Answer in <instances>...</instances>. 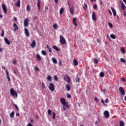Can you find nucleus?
Instances as JSON below:
<instances>
[{
	"instance_id": "obj_58",
	"label": "nucleus",
	"mask_w": 126,
	"mask_h": 126,
	"mask_svg": "<svg viewBox=\"0 0 126 126\" xmlns=\"http://www.w3.org/2000/svg\"><path fill=\"white\" fill-rule=\"evenodd\" d=\"M33 126V125L31 124V123H28V126Z\"/></svg>"
},
{
	"instance_id": "obj_10",
	"label": "nucleus",
	"mask_w": 126,
	"mask_h": 126,
	"mask_svg": "<svg viewBox=\"0 0 126 126\" xmlns=\"http://www.w3.org/2000/svg\"><path fill=\"white\" fill-rule=\"evenodd\" d=\"M13 27L14 28V32H15L16 31H17V30H18V27L17 26V25H16V24H13Z\"/></svg>"
},
{
	"instance_id": "obj_8",
	"label": "nucleus",
	"mask_w": 126,
	"mask_h": 126,
	"mask_svg": "<svg viewBox=\"0 0 126 126\" xmlns=\"http://www.w3.org/2000/svg\"><path fill=\"white\" fill-rule=\"evenodd\" d=\"M92 19L94 21H96L97 20V19L96 18V13L95 11H94L92 14Z\"/></svg>"
},
{
	"instance_id": "obj_48",
	"label": "nucleus",
	"mask_w": 126,
	"mask_h": 126,
	"mask_svg": "<svg viewBox=\"0 0 126 126\" xmlns=\"http://www.w3.org/2000/svg\"><path fill=\"white\" fill-rule=\"evenodd\" d=\"M94 9H97V8H98V6H97L96 4H94Z\"/></svg>"
},
{
	"instance_id": "obj_5",
	"label": "nucleus",
	"mask_w": 126,
	"mask_h": 126,
	"mask_svg": "<svg viewBox=\"0 0 126 126\" xmlns=\"http://www.w3.org/2000/svg\"><path fill=\"white\" fill-rule=\"evenodd\" d=\"M49 90L50 91H55V86H54V84L52 83L50 84Z\"/></svg>"
},
{
	"instance_id": "obj_36",
	"label": "nucleus",
	"mask_w": 126,
	"mask_h": 126,
	"mask_svg": "<svg viewBox=\"0 0 126 126\" xmlns=\"http://www.w3.org/2000/svg\"><path fill=\"white\" fill-rule=\"evenodd\" d=\"M121 52L123 54H126V51H125V49L123 47H121Z\"/></svg>"
},
{
	"instance_id": "obj_44",
	"label": "nucleus",
	"mask_w": 126,
	"mask_h": 126,
	"mask_svg": "<svg viewBox=\"0 0 126 126\" xmlns=\"http://www.w3.org/2000/svg\"><path fill=\"white\" fill-rule=\"evenodd\" d=\"M29 10H30V6L28 5L27 6V11H29Z\"/></svg>"
},
{
	"instance_id": "obj_4",
	"label": "nucleus",
	"mask_w": 126,
	"mask_h": 126,
	"mask_svg": "<svg viewBox=\"0 0 126 126\" xmlns=\"http://www.w3.org/2000/svg\"><path fill=\"white\" fill-rule=\"evenodd\" d=\"M37 8H38V11L39 12H41V10H40V8H41V0H37Z\"/></svg>"
},
{
	"instance_id": "obj_34",
	"label": "nucleus",
	"mask_w": 126,
	"mask_h": 126,
	"mask_svg": "<svg viewBox=\"0 0 126 126\" xmlns=\"http://www.w3.org/2000/svg\"><path fill=\"white\" fill-rule=\"evenodd\" d=\"M41 54L43 55V56H46L47 55V52L45 50H42L41 51Z\"/></svg>"
},
{
	"instance_id": "obj_13",
	"label": "nucleus",
	"mask_w": 126,
	"mask_h": 126,
	"mask_svg": "<svg viewBox=\"0 0 126 126\" xmlns=\"http://www.w3.org/2000/svg\"><path fill=\"white\" fill-rule=\"evenodd\" d=\"M31 46L32 48H35L36 47V41H35V40H33L32 42Z\"/></svg>"
},
{
	"instance_id": "obj_64",
	"label": "nucleus",
	"mask_w": 126,
	"mask_h": 126,
	"mask_svg": "<svg viewBox=\"0 0 126 126\" xmlns=\"http://www.w3.org/2000/svg\"><path fill=\"white\" fill-rule=\"evenodd\" d=\"M2 68L4 70H5V67H4V66H2Z\"/></svg>"
},
{
	"instance_id": "obj_2",
	"label": "nucleus",
	"mask_w": 126,
	"mask_h": 126,
	"mask_svg": "<svg viewBox=\"0 0 126 126\" xmlns=\"http://www.w3.org/2000/svg\"><path fill=\"white\" fill-rule=\"evenodd\" d=\"M60 43L61 44H62V45H65V43H66V41H65V39L63 35H60Z\"/></svg>"
},
{
	"instance_id": "obj_33",
	"label": "nucleus",
	"mask_w": 126,
	"mask_h": 126,
	"mask_svg": "<svg viewBox=\"0 0 126 126\" xmlns=\"http://www.w3.org/2000/svg\"><path fill=\"white\" fill-rule=\"evenodd\" d=\"M94 63H95L96 64H97V63H99V62L98 61V59H94Z\"/></svg>"
},
{
	"instance_id": "obj_18",
	"label": "nucleus",
	"mask_w": 126,
	"mask_h": 126,
	"mask_svg": "<svg viewBox=\"0 0 126 126\" xmlns=\"http://www.w3.org/2000/svg\"><path fill=\"white\" fill-rule=\"evenodd\" d=\"M121 8L123 11H125V9L126 8V5H125V4L123 2V1H121Z\"/></svg>"
},
{
	"instance_id": "obj_41",
	"label": "nucleus",
	"mask_w": 126,
	"mask_h": 126,
	"mask_svg": "<svg viewBox=\"0 0 126 126\" xmlns=\"http://www.w3.org/2000/svg\"><path fill=\"white\" fill-rule=\"evenodd\" d=\"M0 36L1 37H3V36H4V31L2 30Z\"/></svg>"
},
{
	"instance_id": "obj_45",
	"label": "nucleus",
	"mask_w": 126,
	"mask_h": 126,
	"mask_svg": "<svg viewBox=\"0 0 126 126\" xmlns=\"http://www.w3.org/2000/svg\"><path fill=\"white\" fill-rule=\"evenodd\" d=\"M108 25L109 27H110V28H113V24H112V23H111L110 22H109Z\"/></svg>"
},
{
	"instance_id": "obj_19",
	"label": "nucleus",
	"mask_w": 126,
	"mask_h": 126,
	"mask_svg": "<svg viewBox=\"0 0 126 126\" xmlns=\"http://www.w3.org/2000/svg\"><path fill=\"white\" fill-rule=\"evenodd\" d=\"M63 106L65 107V108H67V109H69V104H68V103L66 102L63 104Z\"/></svg>"
},
{
	"instance_id": "obj_37",
	"label": "nucleus",
	"mask_w": 126,
	"mask_h": 126,
	"mask_svg": "<svg viewBox=\"0 0 126 126\" xmlns=\"http://www.w3.org/2000/svg\"><path fill=\"white\" fill-rule=\"evenodd\" d=\"M70 13H71L72 14H73V12L74 11L73 8L70 7Z\"/></svg>"
},
{
	"instance_id": "obj_62",
	"label": "nucleus",
	"mask_w": 126,
	"mask_h": 126,
	"mask_svg": "<svg viewBox=\"0 0 126 126\" xmlns=\"http://www.w3.org/2000/svg\"><path fill=\"white\" fill-rule=\"evenodd\" d=\"M14 20H15V21H16V20H17V18L14 17Z\"/></svg>"
},
{
	"instance_id": "obj_28",
	"label": "nucleus",
	"mask_w": 126,
	"mask_h": 126,
	"mask_svg": "<svg viewBox=\"0 0 126 126\" xmlns=\"http://www.w3.org/2000/svg\"><path fill=\"white\" fill-rule=\"evenodd\" d=\"M99 76L100 77H104V76H105V73H104L103 72H100L99 74Z\"/></svg>"
},
{
	"instance_id": "obj_46",
	"label": "nucleus",
	"mask_w": 126,
	"mask_h": 126,
	"mask_svg": "<svg viewBox=\"0 0 126 126\" xmlns=\"http://www.w3.org/2000/svg\"><path fill=\"white\" fill-rule=\"evenodd\" d=\"M52 115L54 120L56 119V113L53 112Z\"/></svg>"
},
{
	"instance_id": "obj_22",
	"label": "nucleus",
	"mask_w": 126,
	"mask_h": 126,
	"mask_svg": "<svg viewBox=\"0 0 126 126\" xmlns=\"http://www.w3.org/2000/svg\"><path fill=\"white\" fill-rule=\"evenodd\" d=\"M53 28L55 30H57V29H58V28H59V26L58 25V24H54L53 25Z\"/></svg>"
},
{
	"instance_id": "obj_43",
	"label": "nucleus",
	"mask_w": 126,
	"mask_h": 126,
	"mask_svg": "<svg viewBox=\"0 0 126 126\" xmlns=\"http://www.w3.org/2000/svg\"><path fill=\"white\" fill-rule=\"evenodd\" d=\"M47 113L48 115H51V114L52 113V110H51V109H48L47 111Z\"/></svg>"
},
{
	"instance_id": "obj_16",
	"label": "nucleus",
	"mask_w": 126,
	"mask_h": 126,
	"mask_svg": "<svg viewBox=\"0 0 126 126\" xmlns=\"http://www.w3.org/2000/svg\"><path fill=\"white\" fill-rule=\"evenodd\" d=\"M5 72L7 75V79H8V81H10V77H9V74L8 72H7V70H5Z\"/></svg>"
},
{
	"instance_id": "obj_11",
	"label": "nucleus",
	"mask_w": 126,
	"mask_h": 126,
	"mask_svg": "<svg viewBox=\"0 0 126 126\" xmlns=\"http://www.w3.org/2000/svg\"><path fill=\"white\" fill-rule=\"evenodd\" d=\"M25 33L27 37H29L30 36V35L29 34V32L28 31V29L26 28L25 29Z\"/></svg>"
},
{
	"instance_id": "obj_29",
	"label": "nucleus",
	"mask_w": 126,
	"mask_h": 126,
	"mask_svg": "<svg viewBox=\"0 0 126 126\" xmlns=\"http://www.w3.org/2000/svg\"><path fill=\"white\" fill-rule=\"evenodd\" d=\"M66 89L68 91H70V86L69 84L66 85Z\"/></svg>"
},
{
	"instance_id": "obj_20",
	"label": "nucleus",
	"mask_w": 126,
	"mask_h": 126,
	"mask_svg": "<svg viewBox=\"0 0 126 126\" xmlns=\"http://www.w3.org/2000/svg\"><path fill=\"white\" fill-rule=\"evenodd\" d=\"M52 60L53 63H54L55 64H57V63H58V61H57V59H56L55 58H52Z\"/></svg>"
},
{
	"instance_id": "obj_27",
	"label": "nucleus",
	"mask_w": 126,
	"mask_h": 126,
	"mask_svg": "<svg viewBox=\"0 0 126 126\" xmlns=\"http://www.w3.org/2000/svg\"><path fill=\"white\" fill-rule=\"evenodd\" d=\"M67 82H68V83H70V77H69L68 75H67Z\"/></svg>"
},
{
	"instance_id": "obj_54",
	"label": "nucleus",
	"mask_w": 126,
	"mask_h": 126,
	"mask_svg": "<svg viewBox=\"0 0 126 126\" xmlns=\"http://www.w3.org/2000/svg\"><path fill=\"white\" fill-rule=\"evenodd\" d=\"M48 52L49 53H52V49H51L50 47L48 48Z\"/></svg>"
},
{
	"instance_id": "obj_17",
	"label": "nucleus",
	"mask_w": 126,
	"mask_h": 126,
	"mask_svg": "<svg viewBox=\"0 0 126 126\" xmlns=\"http://www.w3.org/2000/svg\"><path fill=\"white\" fill-rule=\"evenodd\" d=\"M4 41L7 45H10V42H9V40L8 39H7L6 37L4 38Z\"/></svg>"
},
{
	"instance_id": "obj_47",
	"label": "nucleus",
	"mask_w": 126,
	"mask_h": 126,
	"mask_svg": "<svg viewBox=\"0 0 126 126\" xmlns=\"http://www.w3.org/2000/svg\"><path fill=\"white\" fill-rule=\"evenodd\" d=\"M67 97L68 98V99H70V98H71V95H70V94H67Z\"/></svg>"
},
{
	"instance_id": "obj_23",
	"label": "nucleus",
	"mask_w": 126,
	"mask_h": 126,
	"mask_svg": "<svg viewBox=\"0 0 126 126\" xmlns=\"http://www.w3.org/2000/svg\"><path fill=\"white\" fill-rule=\"evenodd\" d=\"M15 5L18 7L20 6V0H18V1L17 2V3L15 4Z\"/></svg>"
},
{
	"instance_id": "obj_57",
	"label": "nucleus",
	"mask_w": 126,
	"mask_h": 126,
	"mask_svg": "<svg viewBox=\"0 0 126 126\" xmlns=\"http://www.w3.org/2000/svg\"><path fill=\"white\" fill-rule=\"evenodd\" d=\"M94 100L96 102H98V98H97L96 97H95Z\"/></svg>"
},
{
	"instance_id": "obj_35",
	"label": "nucleus",
	"mask_w": 126,
	"mask_h": 126,
	"mask_svg": "<svg viewBox=\"0 0 126 126\" xmlns=\"http://www.w3.org/2000/svg\"><path fill=\"white\" fill-rule=\"evenodd\" d=\"M120 62L121 63H126V60L124 59V58H121Z\"/></svg>"
},
{
	"instance_id": "obj_52",
	"label": "nucleus",
	"mask_w": 126,
	"mask_h": 126,
	"mask_svg": "<svg viewBox=\"0 0 126 126\" xmlns=\"http://www.w3.org/2000/svg\"><path fill=\"white\" fill-rule=\"evenodd\" d=\"M42 87L43 89H44V88H45V84L43 82H42Z\"/></svg>"
},
{
	"instance_id": "obj_53",
	"label": "nucleus",
	"mask_w": 126,
	"mask_h": 126,
	"mask_svg": "<svg viewBox=\"0 0 126 126\" xmlns=\"http://www.w3.org/2000/svg\"><path fill=\"white\" fill-rule=\"evenodd\" d=\"M48 9H49V8H48V6H45V11H48Z\"/></svg>"
},
{
	"instance_id": "obj_39",
	"label": "nucleus",
	"mask_w": 126,
	"mask_h": 126,
	"mask_svg": "<svg viewBox=\"0 0 126 126\" xmlns=\"http://www.w3.org/2000/svg\"><path fill=\"white\" fill-rule=\"evenodd\" d=\"M54 78L56 81H58V80H59V78H58V76L57 75H54Z\"/></svg>"
},
{
	"instance_id": "obj_21",
	"label": "nucleus",
	"mask_w": 126,
	"mask_h": 126,
	"mask_svg": "<svg viewBox=\"0 0 126 126\" xmlns=\"http://www.w3.org/2000/svg\"><path fill=\"white\" fill-rule=\"evenodd\" d=\"M53 49H54V50H55V51H57V52H60V49H59V48H58V47H57L55 45H54L53 46Z\"/></svg>"
},
{
	"instance_id": "obj_12",
	"label": "nucleus",
	"mask_w": 126,
	"mask_h": 126,
	"mask_svg": "<svg viewBox=\"0 0 126 126\" xmlns=\"http://www.w3.org/2000/svg\"><path fill=\"white\" fill-rule=\"evenodd\" d=\"M60 102L61 103V104H62V105H63L64 104H65L66 102H65V99L63 97H62L60 99Z\"/></svg>"
},
{
	"instance_id": "obj_59",
	"label": "nucleus",
	"mask_w": 126,
	"mask_h": 126,
	"mask_svg": "<svg viewBox=\"0 0 126 126\" xmlns=\"http://www.w3.org/2000/svg\"><path fill=\"white\" fill-rule=\"evenodd\" d=\"M13 64H16V61L14 60V61H13Z\"/></svg>"
},
{
	"instance_id": "obj_25",
	"label": "nucleus",
	"mask_w": 126,
	"mask_h": 126,
	"mask_svg": "<svg viewBox=\"0 0 126 126\" xmlns=\"http://www.w3.org/2000/svg\"><path fill=\"white\" fill-rule=\"evenodd\" d=\"M36 58H37V61H41V56H40V55L36 54Z\"/></svg>"
},
{
	"instance_id": "obj_15",
	"label": "nucleus",
	"mask_w": 126,
	"mask_h": 126,
	"mask_svg": "<svg viewBox=\"0 0 126 126\" xmlns=\"http://www.w3.org/2000/svg\"><path fill=\"white\" fill-rule=\"evenodd\" d=\"M73 63H74V65H75V66L78 65V62L77 61V60H76V59L73 60Z\"/></svg>"
},
{
	"instance_id": "obj_14",
	"label": "nucleus",
	"mask_w": 126,
	"mask_h": 126,
	"mask_svg": "<svg viewBox=\"0 0 126 126\" xmlns=\"http://www.w3.org/2000/svg\"><path fill=\"white\" fill-rule=\"evenodd\" d=\"M111 8L113 13L114 16H116V15H117V12H116V10H115V9L113 8V7H111Z\"/></svg>"
},
{
	"instance_id": "obj_3",
	"label": "nucleus",
	"mask_w": 126,
	"mask_h": 126,
	"mask_svg": "<svg viewBox=\"0 0 126 126\" xmlns=\"http://www.w3.org/2000/svg\"><path fill=\"white\" fill-rule=\"evenodd\" d=\"M1 6L4 13L6 14V13H7V8H6V5H5L4 4H2Z\"/></svg>"
},
{
	"instance_id": "obj_49",
	"label": "nucleus",
	"mask_w": 126,
	"mask_h": 126,
	"mask_svg": "<svg viewBox=\"0 0 126 126\" xmlns=\"http://www.w3.org/2000/svg\"><path fill=\"white\" fill-rule=\"evenodd\" d=\"M35 70H36L37 71H39V70H40V69H39V67H38L37 66H36L34 68Z\"/></svg>"
},
{
	"instance_id": "obj_9",
	"label": "nucleus",
	"mask_w": 126,
	"mask_h": 126,
	"mask_svg": "<svg viewBox=\"0 0 126 126\" xmlns=\"http://www.w3.org/2000/svg\"><path fill=\"white\" fill-rule=\"evenodd\" d=\"M104 115L105 118H106V119H108V118H109V117H110V113H109V111H104Z\"/></svg>"
},
{
	"instance_id": "obj_1",
	"label": "nucleus",
	"mask_w": 126,
	"mask_h": 126,
	"mask_svg": "<svg viewBox=\"0 0 126 126\" xmlns=\"http://www.w3.org/2000/svg\"><path fill=\"white\" fill-rule=\"evenodd\" d=\"M10 93L11 95L13 96H16V97H17L18 96L17 92H16V91H14V89H11L10 90Z\"/></svg>"
},
{
	"instance_id": "obj_55",
	"label": "nucleus",
	"mask_w": 126,
	"mask_h": 126,
	"mask_svg": "<svg viewBox=\"0 0 126 126\" xmlns=\"http://www.w3.org/2000/svg\"><path fill=\"white\" fill-rule=\"evenodd\" d=\"M105 102L106 103V104H108V103H109V100H108V99H106L105 100Z\"/></svg>"
},
{
	"instance_id": "obj_24",
	"label": "nucleus",
	"mask_w": 126,
	"mask_h": 126,
	"mask_svg": "<svg viewBox=\"0 0 126 126\" xmlns=\"http://www.w3.org/2000/svg\"><path fill=\"white\" fill-rule=\"evenodd\" d=\"M47 78V80L50 82L52 81V77H51L50 75H48Z\"/></svg>"
},
{
	"instance_id": "obj_30",
	"label": "nucleus",
	"mask_w": 126,
	"mask_h": 126,
	"mask_svg": "<svg viewBox=\"0 0 126 126\" xmlns=\"http://www.w3.org/2000/svg\"><path fill=\"white\" fill-rule=\"evenodd\" d=\"M63 7H62L60 10V14H63Z\"/></svg>"
},
{
	"instance_id": "obj_51",
	"label": "nucleus",
	"mask_w": 126,
	"mask_h": 126,
	"mask_svg": "<svg viewBox=\"0 0 126 126\" xmlns=\"http://www.w3.org/2000/svg\"><path fill=\"white\" fill-rule=\"evenodd\" d=\"M121 81H122V82H126V79L124 78H122Z\"/></svg>"
},
{
	"instance_id": "obj_50",
	"label": "nucleus",
	"mask_w": 126,
	"mask_h": 126,
	"mask_svg": "<svg viewBox=\"0 0 126 126\" xmlns=\"http://www.w3.org/2000/svg\"><path fill=\"white\" fill-rule=\"evenodd\" d=\"M73 23H76V18H73Z\"/></svg>"
},
{
	"instance_id": "obj_42",
	"label": "nucleus",
	"mask_w": 126,
	"mask_h": 126,
	"mask_svg": "<svg viewBox=\"0 0 126 126\" xmlns=\"http://www.w3.org/2000/svg\"><path fill=\"white\" fill-rule=\"evenodd\" d=\"M110 37L111 38H112V39H116V35H114V34H111L110 35Z\"/></svg>"
},
{
	"instance_id": "obj_26",
	"label": "nucleus",
	"mask_w": 126,
	"mask_h": 126,
	"mask_svg": "<svg viewBox=\"0 0 126 126\" xmlns=\"http://www.w3.org/2000/svg\"><path fill=\"white\" fill-rule=\"evenodd\" d=\"M83 7L84 10H86V9H87V4L86 3H84V5H83Z\"/></svg>"
},
{
	"instance_id": "obj_56",
	"label": "nucleus",
	"mask_w": 126,
	"mask_h": 126,
	"mask_svg": "<svg viewBox=\"0 0 126 126\" xmlns=\"http://www.w3.org/2000/svg\"><path fill=\"white\" fill-rule=\"evenodd\" d=\"M101 102L102 103L103 105H105V102L104 101V100L101 99Z\"/></svg>"
},
{
	"instance_id": "obj_7",
	"label": "nucleus",
	"mask_w": 126,
	"mask_h": 126,
	"mask_svg": "<svg viewBox=\"0 0 126 126\" xmlns=\"http://www.w3.org/2000/svg\"><path fill=\"white\" fill-rule=\"evenodd\" d=\"M29 23V19L28 18H26V20L24 21V24L25 27H27L28 26V23Z\"/></svg>"
},
{
	"instance_id": "obj_60",
	"label": "nucleus",
	"mask_w": 126,
	"mask_h": 126,
	"mask_svg": "<svg viewBox=\"0 0 126 126\" xmlns=\"http://www.w3.org/2000/svg\"><path fill=\"white\" fill-rule=\"evenodd\" d=\"M20 115L18 113H16V116H17V117H18V116H19Z\"/></svg>"
},
{
	"instance_id": "obj_6",
	"label": "nucleus",
	"mask_w": 126,
	"mask_h": 126,
	"mask_svg": "<svg viewBox=\"0 0 126 126\" xmlns=\"http://www.w3.org/2000/svg\"><path fill=\"white\" fill-rule=\"evenodd\" d=\"M119 91L120 93H121L122 95H126V92H125V90H124V88H123V87H121L119 88Z\"/></svg>"
},
{
	"instance_id": "obj_40",
	"label": "nucleus",
	"mask_w": 126,
	"mask_h": 126,
	"mask_svg": "<svg viewBox=\"0 0 126 126\" xmlns=\"http://www.w3.org/2000/svg\"><path fill=\"white\" fill-rule=\"evenodd\" d=\"M13 105L15 107L17 111H19V108H18V106H17V105L15 104V103H14Z\"/></svg>"
},
{
	"instance_id": "obj_31",
	"label": "nucleus",
	"mask_w": 126,
	"mask_h": 126,
	"mask_svg": "<svg viewBox=\"0 0 126 126\" xmlns=\"http://www.w3.org/2000/svg\"><path fill=\"white\" fill-rule=\"evenodd\" d=\"M10 118H13L14 117V111H12L11 113L10 114Z\"/></svg>"
},
{
	"instance_id": "obj_38",
	"label": "nucleus",
	"mask_w": 126,
	"mask_h": 126,
	"mask_svg": "<svg viewBox=\"0 0 126 126\" xmlns=\"http://www.w3.org/2000/svg\"><path fill=\"white\" fill-rule=\"evenodd\" d=\"M80 80V78L78 77V76H77L76 78V82H79V80Z\"/></svg>"
},
{
	"instance_id": "obj_63",
	"label": "nucleus",
	"mask_w": 126,
	"mask_h": 126,
	"mask_svg": "<svg viewBox=\"0 0 126 126\" xmlns=\"http://www.w3.org/2000/svg\"><path fill=\"white\" fill-rule=\"evenodd\" d=\"M46 48L47 49H49L50 48V47L49 46V45H46Z\"/></svg>"
},
{
	"instance_id": "obj_61",
	"label": "nucleus",
	"mask_w": 126,
	"mask_h": 126,
	"mask_svg": "<svg viewBox=\"0 0 126 126\" xmlns=\"http://www.w3.org/2000/svg\"><path fill=\"white\" fill-rule=\"evenodd\" d=\"M108 11L111 15H112V11L110 9L108 10Z\"/></svg>"
},
{
	"instance_id": "obj_32",
	"label": "nucleus",
	"mask_w": 126,
	"mask_h": 126,
	"mask_svg": "<svg viewBox=\"0 0 126 126\" xmlns=\"http://www.w3.org/2000/svg\"><path fill=\"white\" fill-rule=\"evenodd\" d=\"M120 126H125V123L123 121H121L120 122Z\"/></svg>"
}]
</instances>
